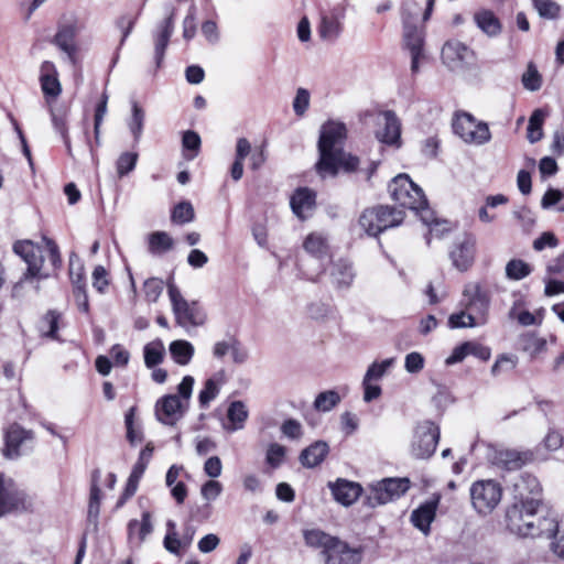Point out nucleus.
I'll list each match as a JSON object with an SVG mask.
<instances>
[{
    "mask_svg": "<svg viewBox=\"0 0 564 564\" xmlns=\"http://www.w3.org/2000/svg\"><path fill=\"white\" fill-rule=\"evenodd\" d=\"M516 502L507 510L509 531L522 538H552L557 531L555 518L542 514L541 486L536 477L523 475L513 485Z\"/></svg>",
    "mask_w": 564,
    "mask_h": 564,
    "instance_id": "f257e3e1",
    "label": "nucleus"
},
{
    "mask_svg": "<svg viewBox=\"0 0 564 564\" xmlns=\"http://www.w3.org/2000/svg\"><path fill=\"white\" fill-rule=\"evenodd\" d=\"M347 137L344 123L329 121L322 127L318 140L319 160L316 171L322 176H335L341 167L346 172H352L359 164V159L343 151V144Z\"/></svg>",
    "mask_w": 564,
    "mask_h": 564,
    "instance_id": "f03ea898",
    "label": "nucleus"
},
{
    "mask_svg": "<svg viewBox=\"0 0 564 564\" xmlns=\"http://www.w3.org/2000/svg\"><path fill=\"white\" fill-rule=\"evenodd\" d=\"M389 192L393 200L401 206L415 210L420 214L421 220L431 227V234L437 231L440 223L435 220L433 212L427 207V200L421 187L406 174L397 175L389 184Z\"/></svg>",
    "mask_w": 564,
    "mask_h": 564,
    "instance_id": "7ed1b4c3",
    "label": "nucleus"
},
{
    "mask_svg": "<svg viewBox=\"0 0 564 564\" xmlns=\"http://www.w3.org/2000/svg\"><path fill=\"white\" fill-rule=\"evenodd\" d=\"M194 378L185 376L177 386V394H166L155 403V416L165 425L176 424L187 412L194 387Z\"/></svg>",
    "mask_w": 564,
    "mask_h": 564,
    "instance_id": "20e7f679",
    "label": "nucleus"
},
{
    "mask_svg": "<svg viewBox=\"0 0 564 564\" xmlns=\"http://www.w3.org/2000/svg\"><path fill=\"white\" fill-rule=\"evenodd\" d=\"M167 294L176 325L189 332L205 324L206 313L203 308L197 302L187 301L174 283L167 284Z\"/></svg>",
    "mask_w": 564,
    "mask_h": 564,
    "instance_id": "39448f33",
    "label": "nucleus"
},
{
    "mask_svg": "<svg viewBox=\"0 0 564 564\" xmlns=\"http://www.w3.org/2000/svg\"><path fill=\"white\" fill-rule=\"evenodd\" d=\"M403 212L389 206L366 208L358 220L361 229L369 236L377 237L382 231L400 225Z\"/></svg>",
    "mask_w": 564,
    "mask_h": 564,
    "instance_id": "423d86ee",
    "label": "nucleus"
},
{
    "mask_svg": "<svg viewBox=\"0 0 564 564\" xmlns=\"http://www.w3.org/2000/svg\"><path fill=\"white\" fill-rule=\"evenodd\" d=\"M474 509L480 514L490 513L500 502L502 488L492 479L477 480L469 489Z\"/></svg>",
    "mask_w": 564,
    "mask_h": 564,
    "instance_id": "0eeeda50",
    "label": "nucleus"
},
{
    "mask_svg": "<svg viewBox=\"0 0 564 564\" xmlns=\"http://www.w3.org/2000/svg\"><path fill=\"white\" fill-rule=\"evenodd\" d=\"M454 132L468 144L484 145L491 139V132L486 122L477 121L469 113L457 115L453 122Z\"/></svg>",
    "mask_w": 564,
    "mask_h": 564,
    "instance_id": "6e6552de",
    "label": "nucleus"
},
{
    "mask_svg": "<svg viewBox=\"0 0 564 564\" xmlns=\"http://www.w3.org/2000/svg\"><path fill=\"white\" fill-rule=\"evenodd\" d=\"M440 440V429L431 421H424L417 424L414 431L411 454L419 459L430 458L437 446Z\"/></svg>",
    "mask_w": 564,
    "mask_h": 564,
    "instance_id": "1a4fd4ad",
    "label": "nucleus"
},
{
    "mask_svg": "<svg viewBox=\"0 0 564 564\" xmlns=\"http://www.w3.org/2000/svg\"><path fill=\"white\" fill-rule=\"evenodd\" d=\"M443 64L451 70H465L475 63L476 54L465 43L448 40L441 51Z\"/></svg>",
    "mask_w": 564,
    "mask_h": 564,
    "instance_id": "9d476101",
    "label": "nucleus"
},
{
    "mask_svg": "<svg viewBox=\"0 0 564 564\" xmlns=\"http://www.w3.org/2000/svg\"><path fill=\"white\" fill-rule=\"evenodd\" d=\"M410 488L408 478H387L370 486L368 501L371 507L398 499Z\"/></svg>",
    "mask_w": 564,
    "mask_h": 564,
    "instance_id": "9b49d317",
    "label": "nucleus"
},
{
    "mask_svg": "<svg viewBox=\"0 0 564 564\" xmlns=\"http://www.w3.org/2000/svg\"><path fill=\"white\" fill-rule=\"evenodd\" d=\"M466 299L465 308L479 326L488 322L490 299L479 283H469L463 292Z\"/></svg>",
    "mask_w": 564,
    "mask_h": 564,
    "instance_id": "f8f14e48",
    "label": "nucleus"
},
{
    "mask_svg": "<svg viewBox=\"0 0 564 564\" xmlns=\"http://www.w3.org/2000/svg\"><path fill=\"white\" fill-rule=\"evenodd\" d=\"M13 251L20 256L28 264L26 272L21 281H29L33 279H44L47 275L42 274L43 257L39 247L30 240L17 241L13 245Z\"/></svg>",
    "mask_w": 564,
    "mask_h": 564,
    "instance_id": "ddd939ff",
    "label": "nucleus"
},
{
    "mask_svg": "<svg viewBox=\"0 0 564 564\" xmlns=\"http://www.w3.org/2000/svg\"><path fill=\"white\" fill-rule=\"evenodd\" d=\"M476 238L471 234H464L457 238L449 251V258L453 265L458 271H467L475 261Z\"/></svg>",
    "mask_w": 564,
    "mask_h": 564,
    "instance_id": "4468645a",
    "label": "nucleus"
},
{
    "mask_svg": "<svg viewBox=\"0 0 564 564\" xmlns=\"http://www.w3.org/2000/svg\"><path fill=\"white\" fill-rule=\"evenodd\" d=\"M33 433L18 424L8 427L4 434L3 454L8 458H17L31 448Z\"/></svg>",
    "mask_w": 564,
    "mask_h": 564,
    "instance_id": "2eb2a0df",
    "label": "nucleus"
},
{
    "mask_svg": "<svg viewBox=\"0 0 564 564\" xmlns=\"http://www.w3.org/2000/svg\"><path fill=\"white\" fill-rule=\"evenodd\" d=\"M25 495L12 479L0 475V517L24 507Z\"/></svg>",
    "mask_w": 564,
    "mask_h": 564,
    "instance_id": "dca6fc26",
    "label": "nucleus"
},
{
    "mask_svg": "<svg viewBox=\"0 0 564 564\" xmlns=\"http://www.w3.org/2000/svg\"><path fill=\"white\" fill-rule=\"evenodd\" d=\"M174 19L175 10L172 9L165 20L162 21L153 32L154 62L158 67H160L163 62L165 50L173 34Z\"/></svg>",
    "mask_w": 564,
    "mask_h": 564,
    "instance_id": "f3484780",
    "label": "nucleus"
},
{
    "mask_svg": "<svg viewBox=\"0 0 564 564\" xmlns=\"http://www.w3.org/2000/svg\"><path fill=\"white\" fill-rule=\"evenodd\" d=\"M533 459V454L529 451H517L511 448H500L495 451L494 464L508 470H516Z\"/></svg>",
    "mask_w": 564,
    "mask_h": 564,
    "instance_id": "a211bd4d",
    "label": "nucleus"
},
{
    "mask_svg": "<svg viewBox=\"0 0 564 564\" xmlns=\"http://www.w3.org/2000/svg\"><path fill=\"white\" fill-rule=\"evenodd\" d=\"M469 355L487 361L491 356V350L477 341H465L453 349L452 355L446 358L445 362L446 365L458 364Z\"/></svg>",
    "mask_w": 564,
    "mask_h": 564,
    "instance_id": "6ab92c4d",
    "label": "nucleus"
},
{
    "mask_svg": "<svg viewBox=\"0 0 564 564\" xmlns=\"http://www.w3.org/2000/svg\"><path fill=\"white\" fill-rule=\"evenodd\" d=\"M383 129L377 132V138L380 142L393 145L395 148L401 147V123L392 111H384L382 113Z\"/></svg>",
    "mask_w": 564,
    "mask_h": 564,
    "instance_id": "aec40b11",
    "label": "nucleus"
},
{
    "mask_svg": "<svg viewBox=\"0 0 564 564\" xmlns=\"http://www.w3.org/2000/svg\"><path fill=\"white\" fill-rule=\"evenodd\" d=\"M360 558V553L357 550L350 549L337 539L325 555L324 561L325 564H358Z\"/></svg>",
    "mask_w": 564,
    "mask_h": 564,
    "instance_id": "412c9836",
    "label": "nucleus"
},
{
    "mask_svg": "<svg viewBox=\"0 0 564 564\" xmlns=\"http://www.w3.org/2000/svg\"><path fill=\"white\" fill-rule=\"evenodd\" d=\"M40 73V82L43 94L46 97H58L62 93V86L57 78L58 74L55 65L50 61H45L41 65Z\"/></svg>",
    "mask_w": 564,
    "mask_h": 564,
    "instance_id": "4be33fe9",
    "label": "nucleus"
},
{
    "mask_svg": "<svg viewBox=\"0 0 564 564\" xmlns=\"http://www.w3.org/2000/svg\"><path fill=\"white\" fill-rule=\"evenodd\" d=\"M315 193L307 188H297L291 197V208L293 213L301 219L308 217L315 206Z\"/></svg>",
    "mask_w": 564,
    "mask_h": 564,
    "instance_id": "5701e85b",
    "label": "nucleus"
},
{
    "mask_svg": "<svg viewBox=\"0 0 564 564\" xmlns=\"http://www.w3.org/2000/svg\"><path fill=\"white\" fill-rule=\"evenodd\" d=\"M76 33L75 23H69L59 26L54 37V43L67 55L72 64L76 63V45L74 42Z\"/></svg>",
    "mask_w": 564,
    "mask_h": 564,
    "instance_id": "b1692460",
    "label": "nucleus"
},
{
    "mask_svg": "<svg viewBox=\"0 0 564 564\" xmlns=\"http://www.w3.org/2000/svg\"><path fill=\"white\" fill-rule=\"evenodd\" d=\"M437 501H429L414 509L411 513L412 524L423 534L430 533L431 523L435 519Z\"/></svg>",
    "mask_w": 564,
    "mask_h": 564,
    "instance_id": "393cba45",
    "label": "nucleus"
},
{
    "mask_svg": "<svg viewBox=\"0 0 564 564\" xmlns=\"http://www.w3.org/2000/svg\"><path fill=\"white\" fill-rule=\"evenodd\" d=\"M341 14L335 11L330 13L323 12L317 28L318 35L322 40L334 42L341 33Z\"/></svg>",
    "mask_w": 564,
    "mask_h": 564,
    "instance_id": "a878e982",
    "label": "nucleus"
},
{
    "mask_svg": "<svg viewBox=\"0 0 564 564\" xmlns=\"http://www.w3.org/2000/svg\"><path fill=\"white\" fill-rule=\"evenodd\" d=\"M332 494L336 501L344 506L352 505L361 494V487L344 479H338L330 485Z\"/></svg>",
    "mask_w": 564,
    "mask_h": 564,
    "instance_id": "bb28decb",
    "label": "nucleus"
},
{
    "mask_svg": "<svg viewBox=\"0 0 564 564\" xmlns=\"http://www.w3.org/2000/svg\"><path fill=\"white\" fill-rule=\"evenodd\" d=\"M332 282L337 289H348L356 276L351 262L346 259H338L332 265Z\"/></svg>",
    "mask_w": 564,
    "mask_h": 564,
    "instance_id": "cd10ccee",
    "label": "nucleus"
},
{
    "mask_svg": "<svg viewBox=\"0 0 564 564\" xmlns=\"http://www.w3.org/2000/svg\"><path fill=\"white\" fill-rule=\"evenodd\" d=\"M153 531L151 513L144 511L141 521L132 519L128 523V539L130 543L140 546L145 538Z\"/></svg>",
    "mask_w": 564,
    "mask_h": 564,
    "instance_id": "c85d7f7f",
    "label": "nucleus"
},
{
    "mask_svg": "<svg viewBox=\"0 0 564 564\" xmlns=\"http://www.w3.org/2000/svg\"><path fill=\"white\" fill-rule=\"evenodd\" d=\"M403 41L410 52H423V31L412 23L403 11Z\"/></svg>",
    "mask_w": 564,
    "mask_h": 564,
    "instance_id": "c756f323",
    "label": "nucleus"
},
{
    "mask_svg": "<svg viewBox=\"0 0 564 564\" xmlns=\"http://www.w3.org/2000/svg\"><path fill=\"white\" fill-rule=\"evenodd\" d=\"M304 250L316 259L325 258L329 254L328 238L323 232H311L303 241Z\"/></svg>",
    "mask_w": 564,
    "mask_h": 564,
    "instance_id": "7c9ffc66",
    "label": "nucleus"
},
{
    "mask_svg": "<svg viewBox=\"0 0 564 564\" xmlns=\"http://www.w3.org/2000/svg\"><path fill=\"white\" fill-rule=\"evenodd\" d=\"M328 451L327 443L317 441L302 451L300 462L306 468H314L325 459Z\"/></svg>",
    "mask_w": 564,
    "mask_h": 564,
    "instance_id": "2f4dec72",
    "label": "nucleus"
},
{
    "mask_svg": "<svg viewBox=\"0 0 564 564\" xmlns=\"http://www.w3.org/2000/svg\"><path fill=\"white\" fill-rule=\"evenodd\" d=\"M476 25L489 37H496L501 33L502 26L492 11L481 10L474 14Z\"/></svg>",
    "mask_w": 564,
    "mask_h": 564,
    "instance_id": "473e14b6",
    "label": "nucleus"
},
{
    "mask_svg": "<svg viewBox=\"0 0 564 564\" xmlns=\"http://www.w3.org/2000/svg\"><path fill=\"white\" fill-rule=\"evenodd\" d=\"M248 415L249 413L243 402H231L227 411L228 423L224 424V429L228 432H236L243 429Z\"/></svg>",
    "mask_w": 564,
    "mask_h": 564,
    "instance_id": "72a5a7b5",
    "label": "nucleus"
},
{
    "mask_svg": "<svg viewBox=\"0 0 564 564\" xmlns=\"http://www.w3.org/2000/svg\"><path fill=\"white\" fill-rule=\"evenodd\" d=\"M521 350L530 356V358H538L547 349V341L545 338L538 336L533 333L523 334L520 337Z\"/></svg>",
    "mask_w": 564,
    "mask_h": 564,
    "instance_id": "f704fd0d",
    "label": "nucleus"
},
{
    "mask_svg": "<svg viewBox=\"0 0 564 564\" xmlns=\"http://www.w3.org/2000/svg\"><path fill=\"white\" fill-rule=\"evenodd\" d=\"M305 543L315 549H321L322 554L325 557L330 546L335 543L337 538H334L321 530L312 529L304 531Z\"/></svg>",
    "mask_w": 564,
    "mask_h": 564,
    "instance_id": "c9c22d12",
    "label": "nucleus"
},
{
    "mask_svg": "<svg viewBox=\"0 0 564 564\" xmlns=\"http://www.w3.org/2000/svg\"><path fill=\"white\" fill-rule=\"evenodd\" d=\"M174 247L173 238L165 231H154L148 237V249L153 256H161Z\"/></svg>",
    "mask_w": 564,
    "mask_h": 564,
    "instance_id": "e433bc0d",
    "label": "nucleus"
},
{
    "mask_svg": "<svg viewBox=\"0 0 564 564\" xmlns=\"http://www.w3.org/2000/svg\"><path fill=\"white\" fill-rule=\"evenodd\" d=\"M225 381L224 372L220 371L206 380L204 389L198 394V401L202 408H207L219 393V388Z\"/></svg>",
    "mask_w": 564,
    "mask_h": 564,
    "instance_id": "4c0bfd02",
    "label": "nucleus"
},
{
    "mask_svg": "<svg viewBox=\"0 0 564 564\" xmlns=\"http://www.w3.org/2000/svg\"><path fill=\"white\" fill-rule=\"evenodd\" d=\"M169 349L173 360L181 366L188 365L195 351L194 346L183 339L172 341Z\"/></svg>",
    "mask_w": 564,
    "mask_h": 564,
    "instance_id": "58836bf2",
    "label": "nucleus"
},
{
    "mask_svg": "<svg viewBox=\"0 0 564 564\" xmlns=\"http://www.w3.org/2000/svg\"><path fill=\"white\" fill-rule=\"evenodd\" d=\"M144 364L148 368L160 365L165 357V347L161 339H154L143 347Z\"/></svg>",
    "mask_w": 564,
    "mask_h": 564,
    "instance_id": "ea45409f",
    "label": "nucleus"
},
{
    "mask_svg": "<svg viewBox=\"0 0 564 564\" xmlns=\"http://www.w3.org/2000/svg\"><path fill=\"white\" fill-rule=\"evenodd\" d=\"M546 117V112L542 109H535L530 119L527 128V138L530 143H535L543 138V122Z\"/></svg>",
    "mask_w": 564,
    "mask_h": 564,
    "instance_id": "a19ab883",
    "label": "nucleus"
},
{
    "mask_svg": "<svg viewBox=\"0 0 564 564\" xmlns=\"http://www.w3.org/2000/svg\"><path fill=\"white\" fill-rule=\"evenodd\" d=\"M509 317L517 319L522 326L540 325L544 318V308H539L534 313L518 311L517 303H514L509 311Z\"/></svg>",
    "mask_w": 564,
    "mask_h": 564,
    "instance_id": "79ce46f5",
    "label": "nucleus"
},
{
    "mask_svg": "<svg viewBox=\"0 0 564 564\" xmlns=\"http://www.w3.org/2000/svg\"><path fill=\"white\" fill-rule=\"evenodd\" d=\"M531 272V265L521 259L510 260L505 268L506 278L512 281H520L529 276Z\"/></svg>",
    "mask_w": 564,
    "mask_h": 564,
    "instance_id": "37998d69",
    "label": "nucleus"
},
{
    "mask_svg": "<svg viewBox=\"0 0 564 564\" xmlns=\"http://www.w3.org/2000/svg\"><path fill=\"white\" fill-rule=\"evenodd\" d=\"M61 314L55 311L47 312L39 324V329L44 337L58 339L57 329Z\"/></svg>",
    "mask_w": 564,
    "mask_h": 564,
    "instance_id": "c03bdc74",
    "label": "nucleus"
},
{
    "mask_svg": "<svg viewBox=\"0 0 564 564\" xmlns=\"http://www.w3.org/2000/svg\"><path fill=\"white\" fill-rule=\"evenodd\" d=\"M521 82L529 91H536L542 86V76L533 63H529L525 72L522 74Z\"/></svg>",
    "mask_w": 564,
    "mask_h": 564,
    "instance_id": "a18cd8bd",
    "label": "nucleus"
},
{
    "mask_svg": "<svg viewBox=\"0 0 564 564\" xmlns=\"http://www.w3.org/2000/svg\"><path fill=\"white\" fill-rule=\"evenodd\" d=\"M339 394L334 390H329L322 392L316 397L314 406L318 411L328 412L334 409L339 403Z\"/></svg>",
    "mask_w": 564,
    "mask_h": 564,
    "instance_id": "49530a36",
    "label": "nucleus"
},
{
    "mask_svg": "<svg viewBox=\"0 0 564 564\" xmlns=\"http://www.w3.org/2000/svg\"><path fill=\"white\" fill-rule=\"evenodd\" d=\"M192 543V536L188 540H182L177 538L176 531L167 532L164 536V547L172 554L181 555L182 551L187 549Z\"/></svg>",
    "mask_w": 564,
    "mask_h": 564,
    "instance_id": "de8ad7c7",
    "label": "nucleus"
},
{
    "mask_svg": "<svg viewBox=\"0 0 564 564\" xmlns=\"http://www.w3.org/2000/svg\"><path fill=\"white\" fill-rule=\"evenodd\" d=\"M395 358H388L381 362H373L369 366L364 379L365 381H376L381 379L386 372L393 366Z\"/></svg>",
    "mask_w": 564,
    "mask_h": 564,
    "instance_id": "09e8293b",
    "label": "nucleus"
},
{
    "mask_svg": "<svg viewBox=\"0 0 564 564\" xmlns=\"http://www.w3.org/2000/svg\"><path fill=\"white\" fill-rule=\"evenodd\" d=\"M195 213L193 205L189 202H182L177 204L172 212V221L176 224L191 223L194 219Z\"/></svg>",
    "mask_w": 564,
    "mask_h": 564,
    "instance_id": "8fccbe9b",
    "label": "nucleus"
},
{
    "mask_svg": "<svg viewBox=\"0 0 564 564\" xmlns=\"http://www.w3.org/2000/svg\"><path fill=\"white\" fill-rule=\"evenodd\" d=\"M144 124V112L141 107L137 104H132V118L129 121V129L133 134L135 141H139L143 131Z\"/></svg>",
    "mask_w": 564,
    "mask_h": 564,
    "instance_id": "3c124183",
    "label": "nucleus"
},
{
    "mask_svg": "<svg viewBox=\"0 0 564 564\" xmlns=\"http://www.w3.org/2000/svg\"><path fill=\"white\" fill-rule=\"evenodd\" d=\"M518 364L516 356L500 355L491 367V375L498 377L501 373L512 371Z\"/></svg>",
    "mask_w": 564,
    "mask_h": 564,
    "instance_id": "603ef678",
    "label": "nucleus"
},
{
    "mask_svg": "<svg viewBox=\"0 0 564 564\" xmlns=\"http://www.w3.org/2000/svg\"><path fill=\"white\" fill-rule=\"evenodd\" d=\"M448 326L451 328L479 327L471 314H469L466 308L458 313L452 314L448 317Z\"/></svg>",
    "mask_w": 564,
    "mask_h": 564,
    "instance_id": "864d4df0",
    "label": "nucleus"
},
{
    "mask_svg": "<svg viewBox=\"0 0 564 564\" xmlns=\"http://www.w3.org/2000/svg\"><path fill=\"white\" fill-rule=\"evenodd\" d=\"M533 6L540 17L545 19H556L560 13V6L553 0H532Z\"/></svg>",
    "mask_w": 564,
    "mask_h": 564,
    "instance_id": "5fc2aeb1",
    "label": "nucleus"
},
{
    "mask_svg": "<svg viewBox=\"0 0 564 564\" xmlns=\"http://www.w3.org/2000/svg\"><path fill=\"white\" fill-rule=\"evenodd\" d=\"M163 281L158 278H150L143 284L144 296L148 302L155 303L163 292Z\"/></svg>",
    "mask_w": 564,
    "mask_h": 564,
    "instance_id": "6e6d98bb",
    "label": "nucleus"
},
{
    "mask_svg": "<svg viewBox=\"0 0 564 564\" xmlns=\"http://www.w3.org/2000/svg\"><path fill=\"white\" fill-rule=\"evenodd\" d=\"M285 453L286 449L284 446L272 443L267 449L265 460L272 468H276L283 463Z\"/></svg>",
    "mask_w": 564,
    "mask_h": 564,
    "instance_id": "4d7b16f0",
    "label": "nucleus"
},
{
    "mask_svg": "<svg viewBox=\"0 0 564 564\" xmlns=\"http://www.w3.org/2000/svg\"><path fill=\"white\" fill-rule=\"evenodd\" d=\"M138 154L132 152L122 153L117 161V173L120 177L130 173L137 164Z\"/></svg>",
    "mask_w": 564,
    "mask_h": 564,
    "instance_id": "13d9d810",
    "label": "nucleus"
},
{
    "mask_svg": "<svg viewBox=\"0 0 564 564\" xmlns=\"http://www.w3.org/2000/svg\"><path fill=\"white\" fill-rule=\"evenodd\" d=\"M196 33V8L191 6L188 12L183 21V37L192 40Z\"/></svg>",
    "mask_w": 564,
    "mask_h": 564,
    "instance_id": "bf43d9fd",
    "label": "nucleus"
},
{
    "mask_svg": "<svg viewBox=\"0 0 564 564\" xmlns=\"http://www.w3.org/2000/svg\"><path fill=\"white\" fill-rule=\"evenodd\" d=\"M223 492V485L215 479L206 481L200 488V495L204 500L213 501Z\"/></svg>",
    "mask_w": 564,
    "mask_h": 564,
    "instance_id": "052dcab7",
    "label": "nucleus"
},
{
    "mask_svg": "<svg viewBox=\"0 0 564 564\" xmlns=\"http://www.w3.org/2000/svg\"><path fill=\"white\" fill-rule=\"evenodd\" d=\"M107 102L108 96L106 94L102 95L100 102L97 105L95 112V124H94V133L96 142L99 143L100 138V126L102 123L104 117L107 113Z\"/></svg>",
    "mask_w": 564,
    "mask_h": 564,
    "instance_id": "680f3d73",
    "label": "nucleus"
},
{
    "mask_svg": "<svg viewBox=\"0 0 564 564\" xmlns=\"http://www.w3.org/2000/svg\"><path fill=\"white\" fill-rule=\"evenodd\" d=\"M310 106V93L304 88H299L293 100V110L297 116H303Z\"/></svg>",
    "mask_w": 564,
    "mask_h": 564,
    "instance_id": "e2e57ef3",
    "label": "nucleus"
},
{
    "mask_svg": "<svg viewBox=\"0 0 564 564\" xmlns=\"http://www.w3.org/2000/svg\"><path fill=\"white\" fill-rule=\"evenodd\" d=\"M558 246V239L551 231L543 232L539 238L533 241V249L535 251H542L545 248H556Z\"/></svg>",
    "mask_w": 564,
    "mask_h": 564,
    "instance_id": "0e129e2a",
    "label": "nucleus"
},
{
    "mask_svg": "<svg viewBox=\"0 0 564 564\" xmlns=\"http://www.w3.org/2000/svg\"><path fill=\"white\" fill-rule=\"evenodd\" d=\"M405 370L410 373H416L424 367V358L420 352L413 351L405 356Z\"/></svg>",
    "mask_w": 564,
    "mask_h": 564,
    "instance_id": "69168bd1",
    "label": "nucleus"
},
{
    "mask_svg": "<svg viewBox=\"0 0 564 564\" xmlns=\"http://www.w3.org/2000/svg\"><path fill=\"white\" fill-rule=\"evenodd\" d=\"M109 282L107 279V271L102 265H97L93 272V286L99 292L104 293Z\"/></svg>",
    "mask_w": 564,
    "mask_h": 564,
    "instance_id": "338daca9",
    "label": "nucleus"
},
{
    "mask_svg": "<svg viewBox=\"0 0 564 564\" xmlns=\"http://www.w3.org/2000/svg\"><path fill=\"white\" fill-rule=\"evenodd\" d=\"M242 487L251 494H260L263 490L262 481L256 474H246L242 477Z\"/></svg>",
    "mask_w": 564,
    "mask_h": 564,
    "instance_id": "774afa93",
    "label": "nucleus"
}]
</instances>
